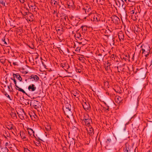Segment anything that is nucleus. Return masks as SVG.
<instances>
[{
    "mask_svg": "<svg viewBox=\"0 0 152 152\" xmlns=\"http://www.w3.org/2000/svg\"><path fill=\"white\" fill-rule=\"evenodd\" d=\"M76 71L77 72H78L79 73H81V70L80 69H76Z\"/></svg>",
    "mask_w": 152,
    "mask_h": 152,
    "instance_id": "39",
    "label": "nucleus"
},
{
    "mask_svg": "<svg viewBox=\"0 0 152 152\" xmlns=\"http://www.w3.org/2000/svg\"><path fill=\"white\" fill-rule=\"evenodd\" d=\"M85 11V12L86 13H87V12H89L91 10V9L90 7H89L88 9L87 8H84L83 9Z\"/></svg>",
    "mask_w": 152,
    "mask_h": 152,
    "instance_id": "27",
    "label": "nucleus"
},
{
    "mask_svg": "<svg viewBox=\"0 0 152 152\" xmlns=\"http://www.w3.org/2000/svg\"><path fill=\"white\" fill-rule=\"evenodd\" d=\"M111 18L113 22L115 24H117L120 22V19L118 17L115 15L111 17Z\"/></svg>",
    "mask_w": 152,
    "mask_h": 152,
    "instance_id": "2",
    "label": "nucleus"
},
{
    "mask_svg": "<svg viewBox=\"0 0 152 152\" xmlns=\"http://www.w3.org/2000/svg\"><path fill=\"white\" fill-rule=\"evenodd\" d=\"M8 144H9L8 143V142H7L5 143V146H7L8 145Z\"/></svg>",
    "mask_w": 152,
    "mask_h": 152,
    "instance_id": "49",
    "label": "nucleus"
},
{
    "mask_svg": "<svg viewBox=\"0 0 152 152\" xmlns=\"http://www.w3.org/2000/svg\"><path fill=\"white\" fill-rule=\"evenodd\" d=\"M28 15H29V17L33 19V18L34 17V16L32 14L30 13H29Z\"/></svg>",
    "mask_w": 152,
    "mask_h": 152,
    "instance_id": "36",
    "label": "nucleus"
},
{
    "mask_svg": "<svg viewBox=\"0 0 152 152\" xmlns=\"http://www.w3.org/2000/svg\"><path fill=\"white\" fill-rule=\"evenodd\" d=\"M66 77H70V76H66Z\"/></svg>",
    "mask_w": 152,
    "mask_h": 152,
    "instance_id": "62",
    "label": "nucleus"
},
{
    "mask_svg": "<svg viewBox=\"0 0 152 152\" xmlns=\"http://www.w3.org/2000/svg\"><path fill=\"white\" fill-rule=\"evenodd\" d=\"M10 115L11 117L14 119H16L17 118L16 114L15 112H11Z\"/></svg>",
    "mask_w": 152,
    "mask_h": 152,
    "instance_id": "19",
    "label": "nucleus"
},
{
    "mask_svg": "<svg viewBox=\"0 0 152 152\" xmlns=\"http://www.w3.org/2000/svg\"><path fill=\"white\" fill-rule=\"evenodd\" d=\"M75 37L77 40L82 39L81 34L80 33H77L76 34H75Z\"/></svg>",
    "mask_w": 152,
    "mask_h": 152,
    "instance_id": "11",
    "label": "nucleus"
},
{
    "mask_svg": "<svg viewBox=\"0 0 152 152\" xmlns=\"http://www.w3.org/2000/svg\"><path fill=\"white\" fill-rule=\"evenodd\" d=\"M79 49V48H77L75 50V51H76L77 50H78V49Z\"/></svg>",
    "mask_w": 152,
    "mask_h": 152,
    "instance_id": "51",
    "label": "nucleus"
},
{
    "mask_svg": "<svg viewBox=\"0 0 152 152\" xmlns=\"http://www.w3.org/2000/svg\"><path fill=\"white\" fill-rule=\"evenodd\" d=\"M83 106L84 109L86 111L88 110L90 108V105L88 102H85L83 104Z\"/></svg>",
    "mask_w": 152,
    "mask_h": 152,
    "instance_id": "3",
    "label": "nucleus"
},
{
    "mask_svg": "<svg viewBox=\"0 0 152 152\" xmlns=\"http://www.w3.org/2000/svg\"><path fill=\"white\" fill-rule=\"evenodd\" d=\"M45 134L46 135V136H47V134H48L46 132H45Z\"/></svg>",
    "mask_w": 152,
    "mask_h": 152,
    "instance_id": "57",
    "label": "nucleus"
},
{
    "mask_svg": "<svg viewBox=\"0 0 152 152\" xmlns=\"http://www.w3.org/2000/svg\"><path fill=\"white\" fill-rule=\"evenodd\" d=\"M22 111L23 112V113H24V110H23V109H22Z\"/></svg>",
    "mask_w": 152,
    "mask_h": 152,
    "instance_id": "59",
    "label": "nucleus"
},
{
    "mask_svg": "<svg viewBox=\"0 0 152 152\" xmlns=\"http://www.w3.org/2000/svg\"><path fill=\"white\" fill-rule=\"evenodd\" d=\"M51 3H53L54 5L58 4V1L56 0H51Z\"/></svg>",
    "mask_w": 152,
    "mask_h": 152,
    "instance_id": "33",
    "label": "nucleus"
},
{
    "mask_svg": "<svg viewBox=\"0 0 152 152\" xmlns=\"http://www.w3.org/2000/svg\"><path fill=\"white\" fill-rule=\"evenodd\" d=\"M60 30V29H56V31H59Z\"/></svg>",
    "mask_w": 152,
    "mask_h": 152,
    "instance_id": "53",
    "label": "nucleus"
},
{
    "mask_svg": "<svg viewBox=\"0 0 152 152\" xmlns=\"http://www.w3.org/2000/svg\"><path fill=\"white\" fill-rule=\"evenodd\" d=\"M98 16L96 14L94 15L93 14L92 15L91 20L95 22H98L99 20V19L98 18Z\"/></svg>",
    "mask_w": 152,
    "mask_h": 152,
    "instance_id": "5",
    "label": "nucleus"
},
{
    "mask_svg": "<svg viewBox=\"0 0 152 152\" xmlns=\"http://www.w3.org/2000/svg\"><path fill=\"white\" fill-rule=\"evenodd\" d=\"M88 132L89 134L91 136L93 135L94 134V129L92 127L89 128Z\"/></svg>",
    "mask_w": 152,
    "mask_h": 152,
    "instance_id": "15",
    "label": "nucleus"
},
{
    "mask_svg": "<svg viewBox=\"0 0 152 152\" xmlns=\"http://www.w3.org/2000/svg\"><path fill=\"white\" fill-rule=\"evenodd\" d=\"M45 128L47 131H49L51 129L50 126L49 125H46V126L45 127Z\"/></svg>",
    "mask_w": 152,
    "mask_h": 152,
    "instance_id": "25",
    "label": "nucleus"
},
{
    "mask_svg": "<svg viewBox=\"0 0 152 152\" xmlns=\"http://www.w3.org/2000/svg\"><path fill=\"white\" fill-rule=\"evenodd\" d=\"M141 48V50H142V53L143 54L145 52V47L144 45L142 44L140 47Z\"/></svg>",
    "mask_w": 152,
    "mask_h": 152,
    "instance_id": "24",
    "label": "nucleus"
},
{
    "mask_svg": "<svg viewBox=\"0 0 152 152\" xmlns=\"http://www.w3.org/2000/svg\"><path fill=\"white\" fill-rule=\"evenodd\" d=\"M132 13H134V11L133 10H132Z\"/></svg>",
    "mask_w": 152,
    "mask_h": 152,
    "instance_id": "52",
    "label": "nucleus"
},
{
    "mask_svg": "<svg viewBox=\"0 0 152 152\" xmlns=\"http://www.w3.org/2000/svg\"><path fill=\"white\" fill-rule=\"evenodd\" d=\"M14 126L12 124H11L10 125H8L7 126V128L8 129H13Z\"/></svg>",
    "mask_w": 152,
    "mask_h": 152,
    "instance_id": "21",
    "label": "nucleus"
},
{
    "mask_svg": "<svg viewBox=\"0 0 152 152\" xmlns=\"http://www.w3.org/2000/svg\"><path fill=\"white\" fill-rule=\"evenodd\" d=\"M38 57H36L35 58V59H37V58H38Z\"/></svg>",
    "mask_w": 152,
    "mask_h": 152,
    "instance_id": "58",
    "label": "nucleus"
},
{
    "mask_svg": "<svg viewBox=\"0 0 152 152\" xmlns=\"http://www.w3.org/2000/svg\"><path fill=\"white\" fill-rule=\"evenodd\" d=\"M111 142V140L110 138H108L107 139V141H106V143L107 144L109 143L110 142Z\"/></svg>",
    "mask_w": 152,
    "mask_h": 152,
    "instance_id": "35",
    "label": "nucleus"
},
{
    "mask_svg": "<svg viewBox=\"0 0 152 152\" xmlns=\"http://www.w3.org/2000/svg\"><path fill=\"white\" fill-rule=\"evenodd\" d=\"M15 77H13V78L12 80H13V81H14V80H15Z\"/></svg>",
    "mask_w": 152,
    "mask_h": 152,
    "instance_id": "54",
    "label": "nucleus"
},
{
    "mask_svg": "<svg viewBox=\"0 0 152 152\" xmlns=\"http://www.w3.org/2000/svg\"><path fill=\"white\" fill-rule=\"evenodd\" d=\"M0 4H1L3 6L6 7L5 5V1L3 0H0Z\"/></svg>",
    "mask_w": 152,
    "mask_h": 152,
    "instance_id": "29",
    "label": "nucleus"
},
{
    "mask_svg": "<svg viewBox=\"0 0 152 152\" xmlns=\"http://www.w3.org/2000/svg\"><path fill=\"white\" fill-rule=\"evenodd\" d=\"M28 133L29 135L31 136L32 134H33V135H34V132L31 128L28 129Z\"/></svg>",
    "mask_w": 152,
    "mask_h": 152,
    "instance_id": "17",
    "label": "nucleus"
},
{
    "mask_svg": "<svg viewBox=\"0 0 152 152\" xmlns=\"http://www.w3.org/2000/svg\"><path fill=\"white\" fill-rule=\"evenodd\" d=\"M110 65H108L105 68V69L106 70H108L109 69H110Z\"/></svg>",
    "mask_w": 152,
    "mask_h": 152,
    "instance_id": "41",
    "label": "nucleus"
},
{
    "mask_svg": "<svg viewBox=\"0 0 152 152\" xmlns=\"http://www.w3.org/2000/svg\"><path fill=\"white\" fill-rule=\"evenodd\" d=\"M56 13V11H55V10H54V12H53V13L54 14H55V13Z\"/></svg>",
    "mask_w": 152,
    "mask_h": 152,
    "instance_id": "55",
    "label": "nucleus"
},
{
    "mask_svg": "<svg viewBox=\"0 0 152 152\" xmlns=\"http://www.w3.org/2000/svg\"><path fill=\"white\" fill-rule=\"evenodd\" d=\"M81 28H82V31H86L87 30V27L85 26H82L81 27Z\"/></svg>",
    "mask_w": 152,
    "mask_h": 152,
    "instance_id": "31",
    "label": "nucleus"
},
{
    "mask_svg": "<svg viewBox=\"0 0 152 152\" xmlns=\"http://www.w3.org/2000/svg\"><path fill=\"white\" fill-rule=\"evenodd\" d=\"M8 151L9 150L6 147L5 148H3L2 149V152H8Z\"/></svg>",
    "mask_w": 152,
    "mask_h": 152,
    "instance_id": "26",
    "label": "nucleus"
},
{
    "mask_svg": "<svg viewBox=\"0 0 152 152\" xmlns=\"http://www.w3.org/2000/svg\"><path fill=\"white\" fill-rule=\"evenodd\" d=\"M148 124H147V125H146V127H147L148 126Z\"/></svg>",
    "mask_w": 152,
    "mask_h": 152,
    "instance_id": "64",
    "label": "nucleus"
},
{
    "mask_svg": "<svg viewBox=\"0 0 152 152\" xmlns=\"http://www.w3.org/2000/svg\"><path fill=\"white\" fill-rule=\"evenodd\" d=\"M5 96L7 97H8L10 100H12V99H11V98H10V96L8 95L7 93H6L5 94Z\"/></svg>",
    "mask_w": 152,
    "mask_h": 152,
    "instance_id": "38",
    "label": "nucleus"
},
{
    "mask_svg": "<svg viewBox=\"0 0 152 152\" xmlns=\"http://www.w3.org/2000/svg\"><path fill=\"white\" fill-rule=\"evenodd\" d=\"M90 118L88 116V115H84L83 118V121H86L87 119H88V118Z\"/></svg>",
    "mask_w": 152,
    "mask_h": 152,
    "instance_id": "30",
    "label": "nucleus"
},
{
    "mask_svg": "<svg viewBox=\"0 0 152 152\" xmlns=\"http://www.w3.org/2000/svg\"><path fill=\"white\" fill-rule=\"evenodd\" d=\"M33 104V107L36 109L39 108V102L36 100H34L32 102Z\"/></svg>",
    "mask_w": 152,
    "mask_h": 152,
    "instance_id": "7",
    "label": "nucleus"
},
{
    "mask_svg": "<svg viewBox=\"0 0 152 152\" xmlns=\"http://www.w3.org/2000/svg\"><path fill=\"white\" fill-rule=\"evenodd\" d=\"M145 50L146 53H150V47L148 45H144Z\"/></svg>",
    "mask_w": 152,
    "mask_h": 152,
    "instance_id": "14",
    "label": "nucleus"
},
{
    "mask_svg": "<svg viewBox=\"0 0 152 152\" xmlns=\"http://www.w3.org/2000/svg\"><path fill=\"white\" fill-rule=\"evenodd\" d=\"M13 64L14 65V66H15V65H16L17 64V63L16 62H13Z\"/></svg>",
    "mask_w": 152,
    "mask_h": 152,
    "instance_id": "47",
    "label": "nucleus"
},
{
    "mask_svg": "<svg viewBox=\"0 0 152 152\" xmlns=\"http://www.w3.org/2000/svg\"><path fill=\"white\" fill-rule=\"evenodd\" d=\"M24 152H31L30 151L28 150L27 148H25L24 149Z\"/></svg>",
    "mask_w": 152,
    "mask_h": 152,
    "instance_id": "37",
    "label": "nucleus"
},
{
    "mask_svg": "<svg viewBox=\"0 0 152 152\" xmlns=\"http://www.w3.org/2000/svg\"><path fill=\"white\" fill-rule=\"evenodd\" d=\"M21 13L24 16H26V15H28L29 12H21Z\"/></svg>",
    "mask_w": 152,
    "mask_h": 152,
    "instance_id": "34",
    "label": "nucleus"
},
{
    "mask_svg": "<svg viewBox=\"0 0 152 152\" xmlns=\"http://www.w3.org/2000/svg\"><path fill=\"white\" fill-rule=\"evenodd\" d=\"M72 94L76 98H78L80 96L78 93L76 91L74 92Z\"/></svg>",
    "mask_w": 152,
    "mask_h": 152,
    "instance_id": "23",
    "label": "nucleus"
},
{
    "mask_svg": "<svg viewBox=\"0 0 152 152\" xmlns=\"http://www.w3.org/2000/svg\"><path fill=\"white\" fill-rule=\"evenodd\" d=\"M71 105L68 103L65 104V109L64 110V112L67 117L69 118V116H71L73 115L71 111Z\"/></svg>",
    "mask_w": 152,
    "mask_h": 152,
    "instance_id": "1",
    "label": "nucleus"
},
{
    "mask_svg": "<svg viewBox=\"0 0 152 152\" xmlns=\"http://www.w3.org/2000/svg\"><path fill=\"white\" fill-rule=\"evenodd\" d=\"M18 93L17 92V93L16 94V95H17V96H18Z\"/></svg>",
    "mask_w": 152,
    "mask_h": 152,
    "instance_id": "61",
    "label": "nucleus"
},
{
    "mask_svg": "<svg viewBox=\"0 0 152 152\" xmlns=\"http://www.w3.org/2000/svg\"><path fill=\"white\" fill-rule=\"evenodd\" d=\"M10 87L9 86H7L8 88L9 89V91H11L10 90Z\"/></svg>",
    "mask_w": 152,
    "mask_h": 152,
    "instance_id": "48",
    "label": "nucleus"
},
{
    "mask_svg": "<svg viewBox=\"0 0 152 152\" xmlns=\"http://www.w3.org/2000/svg\"><path fill=\"white\" fill-rule=\"evenodd\" d=\"M147 53V54H145V56L146 57H147L149 56V54L150 53Z\"/></svg>",
    "mask_w": 152,
    "mask_h": 152,
    "instance_id": "44",
    "label": "nucleus"
},
{
    "mask_svg": "<svg viewBox=\"0 0 152 152\" xmlns=\"http://www.w3.org/2000/svg\"><path fill=\"white\" fill-rule=\"evenodd\" d=\"M33 79L32 81H35L36 82L37 81L39 80V77L37 75H31L29 77V79Z\"/></svg>",
    "mask_w": 152,
    "mask_h": 152,
    "instance_id": "6",
    "label": "nucleus"
},
{
    "mask_svg": "<svg viewBox=\"0 0 152 152\" xmlns=\"http://www.w3.org/2000/svg\"><path fill=\"white\" fill-rule=\"evenodd\" d=\"M115 100V102L118 103H119L122 100L121 98L119 96H116Z\"/></svg>",
    "mask_w": 152,
    "mask_h": 152,
    "instance_id": "12",
    "label": "nucleus"
},
{
    "mask_svg": "<svg viewBox=\"0 0 152 152\" xmlns=\"http://www.w3.org/2000/svg\"><path fill=\"white\" fill-rule=\"evenodd\" d=\"M124 0V1L125 2H126V3H127V0Z\"/></svg>",
    "mask_w": 152,
    "mask_h": 152,
    "instance_id": "60",
    "label": "nucleus"
},
{
    "mask_svg": "<svg viewBox=\"0 0 152 152\" xmlns=\"http://www.w3.org/2000/svg\"><path fill=\"white\" fill-rule=\"evenodd\" d=\"M42 64L45 67H45H46V66L45 64L43 62H42Z\"/></svg>",
    "mask_w": 152,
    "mask_h": 152,
    "instance_id": "46",
    "label": "nucleus"
},
{
    "mask_svg": "<svg viewBox=\"0 0 152 152\" xmlns=\"http://www.w3.org/2000/svg\"><path fill=\"white\" fill-rule=\"evenodd\" d=\"M118 38L120 40H121V39L124 40V35L122 31H120L118 33Z\"/></svg>",
    "mask_w": 152,
    "mask_h": 152,
    "instance_id": "10",
    "label": "nucleus"
},
{
    "mask_svg": "<svg viewBox=\"0 0 152 152\" xmlns=\"http://www.w3.org/2000/svg\"><path fill=\"white\" fill-rule=\"evenodd\" d=\"M61 66H62L63 68L65 70L66 72L69 73H71L68 72V70H67L70 68L69 65L67 63H65L63 65H62Z\"/></svg>",
    "mask_w": 152,
    "mask_h": 152,
    "instance_id": "4",
    "label": "nucleus"
},
{
    "mask_svg": "<svg viewBox=\"0 0 152 152\" xmlns=\"http://www.w3.org/2000/svg\"><path fill=\"white\" fill-rule=\"evenodd\" d=\"M15 88L17 89V88H18V90L19 91L22 92L23 93L27 95H28L25 92V91L22 89L21 88H19L18 86V88Z\"/></svg>",
    "mask_w": 152,
    "mask_h": 152,
    "instance_id": "20",
    "label": "nucleus"
},
{
    "mask_svg": "<svg viewBox=\"0 0 152 152\" xmlns=\"http://www.w3.org/2000/svg\"><path fill=\"white\" fill-rule=\"evenodd\" d=\"M0 61L2 64H4L5 62V59L4 57H2L1 58Z\"/></svg>",
    "mask_w": 152,
    "mask_h": 152,
    "instance_id": "22",
    "label": "nucleus"
},
{
    "mask_svg": "<svg viewBox=\"0 0 152 152\" xmlns=\"http://www.w3.org/2000/svg\"><path fill=\"white\" fill-rule=\"evenodd\" d=\"M20 135L21 136V138H22L23 139H24V140H25L26 139V135H25V133L23 132H20Z\"/></svg>",
    "mask_w": 152,
    "mask_h": 152,
    "instance_id": "16",
    "label": "nucleus"
},
{
    "mask_svg": "<svg viewBox=\"0 0 152 152\" xmlns=\"http://www.w3.org/2000/svg\"><path fill=\"white\" fill-rule=\"evenodd\" d=\"M146 52H145V53H144L143 54H145H145H146Z\"/></svg>",
    "mask_w": 152,
    "mask_h": 152,
    "instance_id": "63",
    "label": "nucleus"
},
{
    "mask_svg": "<svg viewBox=\"0 0 152 152\" xmlns=\"http://www.w3.org/2000/svg\"><path fill=\"white\" fill-rule=\"evenodd\" d=\"M84 121L85 122V124L87 126H89L90 125V124L91 122V120L90 118H88V119H87L86 121Z\"/></svg>",
    "mask_w": 152,
    "mask_h": 152,
    "instance_id": "13",
    "label": "nucleus"
},
{
    "mask_svg": "<svg viewBox=\"0 0 152 152\" xmlns=\"http://www.w3.org/2000/svg\"><path fill=\"white\" fill-rule=\"evenodd\" d=\"M147 152H152V151L151 150H149Z\"/></svg>",
    "mask_w": 152,
    "mask_h": 152,
    "instance_id": "56",
    "label": "nucleus"
},
{
    "mask_svg": "<svg viewBox=\"0 0 152 152\" xmlns=\"http://www.w3.org/2000/svg\"><path fill=\"white\" fill-rule=\"evenodd\" d=\"M9 86L11 88V89H12V90H13V89L12 87V83H10V86Z\"/></svg>",
    "mask_w": 152,
    "mask_h": 152,
    "instance_id": "45",
    "label": "nucleus"
},
{
    "mask_svg": "<svg viewBox=\"0 0 152 152\" xmlns=\"http://www.w3.org/2000/svg\"><path fill=\"white\" fill-rule=\"evenodd\" d=\"M25 0H19L22 3H23L24 2Z\"/></svg>",
    "mask_w": 152,
    "mask_h": 152,
    "instance_id": "43",
    "label": "nucleus"
},
{
    "mask_svg": "<svg viewBox=\"0 0 152 152\" xmlns=\"http://www.w3.org/2000/svg\"><path fill=\"white\" fill-rule=\"evenodd\" d=\"M28 88L30 91H33L35 90L36 88L34 84H32L28 86Z\"/></svg>",
    "mask_w": 152,
    "mask_h": 152,
    "instance_id": "9",
    "label": "nucleus"
},
{
    "mask_svg": "<svg viewBox=\"0 0 152 152\" xmlns=\"http://www.w3.org/2000/svg\"><path fill=\"white\" fill-rule=\"evenodd\" d=\"M130 150H129V148L127 147H126L125 149H124V152H129Z\"/></svg>",
    "mask_w": 152,
    "mask_h": 152,
    "instance_id": "32",
    "label": "nucleus"
},
{
    "mask_svg": "<svg viewBox=\"0 0 152 152\" xmlns=\"http://www.w3.org/2000/svg\"><path fill=\"white\" fill-rule=\"evenodd\" d=\"M14 82L15 84V86L16 87V88H18V86L17 85V83L15 80H14Z\"/></svg>",
    "mask_w": 152,
    "mask_h": 152,
    "instance_id": "40",
    "label": "nucleus"
},
{
    "mask_svg": "<svg viewBox=\"0 0 152 152\" xmlns=\"http://www.w3.org/2000/svg\"><path fill=\"white\" fill-rule=\"evenodd\" d=\"M129 56H130L129 55H128V56H125L124 57H123V59H124L125 61L129 60Z\"/></svg>",
    "mask_w": 152,
    "mask_h": 152,
    "instance_id": "28",
    "label": "nucleus"
},
{
    "mask_svg": "<svg viewBox=\"0 0 152 152\" xmlns=\"http://www.w3.org/2000/svg\"><path fill=\"white\" fill-rule=\"evenodd\" d=\"M121 1V2H120L119 1H118L117 2L116 1L115 3H116V4L118 5V2L119 4V7L121 5L122 7H123V6L124 4V2L123 1V0H120Z\"/></svg>",
    "mask_w": 152,
    "mask_h": 152,
    "instance_id": "18",
    "label": "nucleus"
},
{
    "mask_svg": "<svg viewBox=\"0 0 152 152\" xmlns=\"http://www.w3.org/2000/svg\"><path fill=\"white\" fill-rule=\"evenodd\" d=\"M2 41H3V42H4V44H6V45H7V42H6V41H5V39H2Z\"/></svg>",
    "mask_w": 152,
    "mask_h": 152,
    "instance_id": "42",
    "label": "nucleus"
},
{
    "mask_svg": "<svg viewBox=\"0 0 152 152\" xmlns=\"http://www.w3.org/2000/svg\"><path fill=\"white\" fill-rule=\"evenodd\" d=\"M12 75L14 77H15L18 80H19L21 82L22 81V79L19 74L13 73V74Z\"/></svg>",
    "mask_w": 152,
    "mask_h": 152,
    "instance_id": "8",
    "label": "nucleus"
},
{
    "mask_svg": "<svg viewBox=\"0 0 152 152\" xmlns=\"http://www.w3.org/2000/svg\"><path fill=\"white\" fill-rule=\"evenodd\" d=\"M107 110H109V107L108 106H107Z\"/></svg>",
    "mask_w": 152,
    "mask_h": 152,
    "instance_id": "50",
    "label": "nucleus"
}]
</instances>
